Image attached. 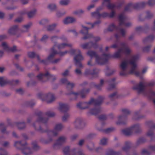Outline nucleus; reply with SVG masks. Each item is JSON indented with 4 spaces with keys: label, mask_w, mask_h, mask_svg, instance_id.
Masks as SVG:
<instances>
[{
    "label": "nucleus",
    "mask_w": 155,
    "mask_h": 155,
    "mask_svg": "<svg viewBox=\"0 0 155 155\" xmlns=\"http://www.w3.org/2000/svg\"><path fill=\"white\" fill-rule=\"evenodd\" d=\"M137 59V56H130L129 61L124 60L120 64V68L122 71L125 70L127 68L128 64L131 66L130 73L132 74H136L137 65L136 62Z\"/></svg>",
    "instance_id": "obj_1"
},
{
    "label": "nucleus",
    "mask_w": 155,
    "mask_h": 155,
    "mask_svg": "<svg viewBox=\"0 0 155 155\" xmlns=\"http://www.w3.org/2000/svg\"><path fill=\"white\" fill-rule=\"evenodd\" d=\"M119 19L120 25L124 23V17L123 15L121 14L119 16Z\"/></svg>",
    "instance_id": "obj_24"
},
{
    "label": "nucleus",
    "mask_w": 155,
    "mask_h": 155,
    "mask_svg": "<svg viewBox=\"0 0 155 155\" xmlns=\"http://www.w3.org/2000/svg\"><path fill=\"white\" fill-rule=\"evenodd\" d=\"M123 111L125 113L128 114L129 113V110L127 109H124L123 110Z\"/></svg>",
    "instance_id": "obj_48"
},
{
    "label": "nucleus",
    "mask_w": 155,
    "mask_h": 155,
    "mask_svg": "<svg viewBox=\"0 0 155 155\" xmlns=\"http://www.w3.org/2000/svg\"><path fill=\"white\" fill-rule=\"evenodd\" d=\"M4 14L1 12H0V18H2L4 16Z\"/></svg>",
    "instance_id": "obj_57"
},
{
    "label": "nucleus",
    "mask_w": 155,
    "mask_h": 155,
    "mask_svg": "<svg viewBox=\"0 0 155 155\" xmlns=\"http://www.w3.org/2000/svg\"><path fill=\"white\" fill-rule=\"evenodd\" d=\"M83 143L84 140H81L79 141V144L80 145H81L83 144Z\"/></svg>",
    "instance_id": "obj_58"
},
{
    "label": "nucleus",
    "mask_w": 155,
    "mask_h": 155,
    "mask_svg": "<svg viewBox=\"0 0 155 155\" xmlns=\"http://www.w3.org/2000/svg\"><path fill=\"white\" fill-rule=\"evenodd\" d=\"M71 94L73 95V96L77 97L78 96H80L82 97H83V96L82 95V93L81 92H72Z\"/></svg>",
    "instance_id": "obj_28"
},
{
    "label": "nucleus",
    "mask_w": 155,
    "mask_h": 155,
    "mask_svg": "<svg viewBox=\"0 0 155 155\" xmlns=\"http://www.w3.org/2000/svg\"><path fill=\"white\" fill-rule=\"evenodd\" d=\"M48 37L46 35H44L42 37V38L41 39V40L42 41H45V40L48 38Z\"/></svg>",
    "instance_id": "obj_38"
},
{
    "label": "nucleus",
    "mask_w": 155,
    "mask_h": 155,
    "mask_svg": "<svg viewBox=\"0 0 155 155\" xmlns=\"http://www.w3.org/2000/svg\"><path fill=\"white\" fill-rule=\"evenodd\" d=\"M94 74V71H92L89 69H87L86 70L85 72V74Z\"/></svg>",
    "instance_id": "obj_33"
},
{
    "label": "nucleus",
    "mask_w": 155,
    "mask_h": 155,
    "mask_svg": "<svg viewBox=\"0 0 155 155\" xmlns=\"http://www.w3.org/2000/svg\"><path fill=\"white\" fill-rule=\"evenodd\" d=\"M99 22H95L94 23V24H91L90 23H88V24L89 25H91V28H93L94 25H96V24H97V23H98Z\"/></svg>",
    "instance_id": "obj_46"
},
{
    "label": "nucleus",
    "mask_w": 155,
    "mask_h": 155,
    "mask_svg": "<svg viewBox=\"0 0 155 155\" xmlns=\"http://www.w3.org/2000/svg\"><path fill=\"white\" fill-rule=\"evenodd\" d=\"M5 70V68L4 67H0V72H2Z\"/></svg>",
    "instance_id": "obj_54"
},
{
    "label": "nucleus",
    "mask_w": 155,
    "mask_h": 155,
    "mask_svg": "<svg viewBox=\"0 0 155 155\" xmlns=\"http://www.w3.org/2000/svg\"><path fill=\"white\" fill-rule=\"evenodd\" d=\"M75 71L76 73L78 74H80L81 73V71L80 69H78V68H77L75 70Z\"/></svg>",
    "instance_id": "obj_49"
},
{
    "label": "nucleus",
    "mask_w": 155,
    "mask_h": 155,
    "mask_svg": "<svg viewBox=\"0 0 155 155\" xmlns=\"http://www.w3.org/2000/svg\"><path fill=\"white\" fill-rule=\"evenodd\" d=\"M110 0H103L104 2L102 3V6H106L108 8L112 10L115 8V6L113 4L110 3Z\"/></svg>",
    "instance_id": "obj_8"
},
{
    "label": "nucleus",
    "mask_w": 155,
    "mask_h": 155,
    "mask_svg": "<svg viewBox=\"0 0 155 155\" xmlns=\"http://www.w3.org/2000/svg\"><path fill=\"white\" fill-rule=\"evenodd\" d=\"M91 44V42L89 43L84 44L82 45L81 47L84 49L88 48L90 47H93L92 46Z\"/></svg>",
    "instance_id": "obj_27"
},
{
    "label": "nucleus",
    "mask_w": 155,
    "mask_h": 155,
    "mask_svg": "<svg viewBox=\"0 0 155 155\" xmlns=\"http://www.w3.org/2000/svg\"><path fill=\"white\" fill-rule=\"evenodd\" d=\"M8 144V143L7 142H4V143L3 144V145L4 146H6Z\"/></svg>",
    "instance_id": "obj_62"
},
{
    "label": "nucleus",
    "mask_w": 155,
    "mask_h": 155,
    "mask_svg": "<svg viewBox=\"0 0 155 155\" xmlns=\"http://www.w3.org/2000/svg\"><path fill=\"white\" fill-rule=\"evenodd\" d=\"M69 71L68 70H66L62 74V75L64 76H66L68 74Z\"/></svg>",
    "instance_id": "obj_44"
},
{
    "label": "nucleus",
    "mask_w": 155,
    "mask_h": 155,
    "mask_svg": "<svg viewBox=\"0 0 155 155\" xmlns=\"http://www.w3.org/2000/svg\"><path fill=\"white\" fill-rule=\"evenodd\" d=\"M70 52L71 53H75L77 54L74 57L75 64L77 67H82V66L80 62V61L83 59V58L81 54L80 51L78 50L72 49L71 51Z\"/></svg>",
    "instance_id": "obj_3"
},
{
    "label": "nucleus",
    "mask_w": 155,
    "mask_h": 155,
    "mask_svg": "<svg viewBox=\"0 0 155 155\" xmlns=\"http://www.w3.org/2000/svg\"><path fill=\"white\" fill-rule=\"evenodd\" d=\"M48 8L51 10H53L56 9V6L54 4H50L48 5Z\"/></svg>",
    "instance_id": "obj_26"
},
{
    "label": "nucleus",
    "mask_w": 155,
    "mask_h": 155,
    "mask_svg": "<svg viewBox=\"0 0 155 155\" xmlns=\"http://www.w3.org/2000/svg\"><path fill=\"white\" fill-rule=\"evenodd\" d=\"M69 2V0H60L59 3L61 5H67Z\"/></svg>",
    "instance_id": "obj_25"
},
{
    "label": "nucleus",
    "mask_w": 155,
    "mask_h": 155,
    "mask_svg": "<svg viewBox=\"0 0 155 155\" xmlns=\"http://www.w3.org/2000/svg\"><path fill=\"white\" fill-rule=\"evenodd\" d=\"M68 52V51H64V52H62L61 54V55H63L67 53Z\"/></svg>",
    "instance_id": "obj_61"
},
{
    "label": "nucleus",
    "mask_w": 155,
    "mask_h": 155,
    "mask_svg": "<svg viewBox=\"0 0 155 155\" xmlns=\"http://www.w3.org/2000/svg\"><path fill=\"white\" fill-rule=\"evenodd\" d=\"M54 27V25H49L48 26L47 29L48 30H51L53 29Z\"/></svg>",
    "instance_id": "obj_39"
},
{
    "label": "nucleus",
    "mask_w": 155,
    "mask_h": 155,
    "mask_svg": "<svg viewBox=\"0 0 155 155\" xmlns=\"http://www.w3.org/2000/svg\"><path fill=\"white\" fill-rule=\"evenodd\" d=\"M144 86V83L141 82L138 85L134 87L133 88L134 89L137 90L139 91H141L143 89Z\"/></svg>",
    "instance_id": "obj_13"
},
{
    "label": "nucleus",
    "mask_w": 155,
    "mask_h": 155,
    "mask_svg": "<svg viewBox=\"0 0 155 155\" xmlns=\"http://www.w3.org/2000/svg\"><path fill=\"white\" fill-rule=\"evenodd\" d=\"M63 127V126L61 124H58L56 125L54 130L52 131V132L54 135H55L57 133V131L61 130Z\"/></svg>",
    "instance_id": "obj_11"
},
{
    "label": "nucleus",
    "mask_w": 155,
    "mask_h": 155,
    "mask_svg": "<svg viewBox=\"0 0 155 155\" xmlns=\"http://www.w3.org/2000/svg\"><path fill=\"white\" fill-rule=\"evenodd\" d=\"M100 111V110L99 108H94L90 110L89 113L91 114H96Z\"/></svg>",
    "instance_id": "obj_20"
},
{
    "label": "nucleus",
    "mask_w": 155,
    "mask_h": 155,
    "mask_svg": "<svg viewBox=\"0 0 155 155\" xmlns=\"http://www.w3.org/2000/svg\"><path fill=\"white\" fill-rule=\"evenodd\" d=\"M28 55L30 57L33 58L35 57V54L33 52H30L28 53Z\"/></svg>",
    "instance_id": "obj_36"
},
{
    "label": "nucleus",
    "mask_w": 155,
    "mask_h": 155,
    "mask_svg": "<svg viewBox=\"0 0 155 155\" xmlns=\"http://www.w3.org/2000/svg\"><path fill=\"white\" fill-rule=\"evenodd\" d=\"M101 102V100L99 101L97 100H95L94 99H92L88 103V105H98Z\"/></svg>",
    "instance_id": "obj_15"
},
{
    "label": "nucleus",
    "mask_w": 155,
    "mask_h": 155,
    "mask_svg": "<svg viewBox=\"0 0 155 155\" xmlns=\"http://www.w3.org/2000/svg\"><path fill=\"white\" fill-rule=\"evenodd\" d=\"M0 128L1 129H3L2 130V132L3 133H4L5 129L4 128L3 126V125L0 126Z\"/></svg>",
    "instance_id": "obj_51"
},
{
    "label": "nucleus",
    "mask_w": 155,
    "mask_h": 155,
    "mask_svg": "<svg viewBox=\"0 0 155 155\" xmlns=\"http://www.w3.org/2000/svg\"><path fill=\"white\" fill-rule=\"evenodd\" d=\"M35 12L36 10H35L33 11L29 12L28 14V16L30 18L32 17L34 15Z\"/></svg>",
    "instance_id": "obj_32"
},
{
    "label": "nucleus",
    "mask_w": 155,
    "mask_h": 155,
    "mask_svg": "<svg viewBox=\"0 0 155 155\" xmlns=\"http://www.w3.org/2000/svg\"><path fill=\"white\" fill-rule=\"evenodd\" d=\"M107 140L105 138H103L101 141V144L102 145H104L107 143Z\"/></svg>",
    "instance_id": "obj_31"
},
{
    "label": "nucleus",
    "mask_w": 155,
    "mask_h": 155,
    "mask_svg": "<svg viewBox=\"0 0 155 155\" xmlns=\"http://www.w3.org/2000/svg\"><path fill=\"white\" fill-rule=\"evenodd\" d=\"M16 50V47L15 46H14L12 48H10V51H14Z\"/></svg>",
    "instance_id": "obj_43"
},
{
    "label": "nucleus",
    "mask_w": 155,
    "mask_h": 155,
    "mask_svg": "<svg viewBox=\"0 0 155 155\" xmlns=\"http://www.w3.org/2000/svg\"><path fill=\"white\" fill-rule=\"evenodd\" d=\"M130 52V49L127 47H125L123 49L120 50L118 52L115 53L114 55V57L115 58L119 57L122 52L125 54H128Z\"/></svg>",
    "instance_id": "obj_6"
},
{
    "label": "nucleus",
    "mask_w": 155,
    "mask_h": 155,
    "mask_svg": "<svg viewBox=\"0 0 155 155\" xmlns=\"http://www.w3.org/2000/svg\"><path fill=\"white\" fill-rule=\"evenodd\" d=\"M65 140V138L64 137H60L59 140L58 141L60 142H64Z\"/></svg>",
    "instance_id": "obj_40"
},
{
    "label": "nucleus",
    "mask_w": 155,
    "mask_h": 155,
    "mask_svg": "<svg viewBox=\"0 0 155 155\" xmlns=\"http://www.w3.org/2000/svg\"><path fill=\"white\" fill-rule=\"evenodd\" d=\"M69 116V115L67 114L65 115L63 117V120L64 121H65L68 118Z\"/></svg>",
    "instance_id": "obj_42"
},
{
    "label": "nucleus",
    "mask_w": 155,
    "mask_h": 155,
    "mask_svg": "<svg viewBox=\"0 0 155 155\" xmlns=\"http://www.w3.org/2000/svg\"><path fill=\"white\" fill-rule=\"evenodd\" d=\"M76 21L75 18L72 17H67L63 20V22L64 24H68L72 23Z\"/></svg>",
    "instance_id": "obj_12"
},
{
    "label": "nucleus",
    "mask_w": 155,
    "mask_h": 155,
    "mask_svg": "<svg viewBox=\"0 0 155 155\" xmlns=\"http://www.w3.org/2000/svg\"><path fill=\"white\" fill-rule=\"evenodd\" d=\"M22 145L21 142L20 141H17L15 142V145L17 146L18 145Z\"/></svg>",
    "instance_id": "obj_45"
},
{
    "label": "nucleus",
    "mask_w": 155,
    "mask_h": 155,
    "mask_svg": "<svg viewBox=\"0 0 155 155\" xmlns=\"http://www.w3.org/2000/svg\"><path fill=\"white\" fill-rule=\"evenodd\" d=\"M84 11L82 9H79L78 10L74 12V13L75 15H79L81 14L84 13Z\"/></svg>",
    "instance_id": "obj_29"
},
{
    "label": "nucleus",
    "mask_w": 155,
    "mask_h": 155,
    "mask_svg": "<svg viewBox=\"0 0 155 155\" xmlns=\"http://www.w3.org/2000/svg\"><path fill=\"white\" fill-rule=\"evenodd\" d=\"M94 7V5H93V4L91 5H89V6H88L87 7V9L89 11V10H90L92 8H93Z\"/></svg>",
    "instance_id": "obj_41"
},
{
    "label": "nucleus",
    "mask_w": 155,
    "mask_h": 155,
    "mask_svg": "<svg viewBox=\"0 0 155 155\" xmlns=\"http://www.w3.org/2000/svg\"><path fill=\"white\" fill-rule=\"evenodd\" d=\"M59 60L60 59L59 58L57 59L54 61L53 62L55 63H57L59 61Z\"/></svg>",
    "instance_id": "obj_63"
},
{
    "label": "nucleus",
    "mask_w": 155,
    "mask_h": 155,
    "mask_svg": "<svg viewBox=\"0 0 155 155\" xmlns=\"http://www.w3.org/2000/svg\"><path fill=\"white\" fill-rule=\"evenodd\" d=\"M90 28L83 26L82 29L80 31V33L86 35L83 38L84 39H86L91 37L92 35L91 34L87 33V31Z\"/></svg>",
    "instance_id": "obj_7"
},
{
    "label": "nucleus",
    "mask_w": 155,
    "mask_h": 155,
    "mask_svg": "<svg viewBox=\"0 0 155 155\" xmlns=\"http://www.w3.org/2000/svg\"><path fill=\"white\" fill-rule=\"evenodd\" d=\"M17 91L20 94L22 93V90L21 89H19L17 90Z\"/></svg>",
    "instance_id": "obj_59"
},
{
    "label": "nucleus",
    "mask_w": 155,
    "mask_h": 155,
    "mask_svg": "<svg viewBox=\"0 0 155 155\" xmlns=\"http://www.w3.org/2000/svg\"><path fill=\"white\" fill-rule=\"evenodd\" d=\"M137 125H135L130 128H127L123 130V133L125 135H128L130 134L133 130L138 128Z\"/></svg>",
    "instance_id": "obj_10"
},
{
    "label": "nucleus",
    "mask_w": 155,
    "mask_h": 155,
    "mask_svg": "<svg viewBox=\"0 0 155 155\" xmlns=\"http://www.w3.org/2000/svg\"><path fill=\"white\" fill-rule=\"evenodd\" d=\"M82 104V103H79L77 104V106L78 107L81 108V106Z\"/></svg>",
    "instance_id": "obj_60"
},
{
    "label": "nucleus",
    "mask_w": 155,
    "mask_h": 155,
    "mask_svg": "<svg viewBox=\"0 0 155 155\" xmlns=\"http://www.w3.org/2000/svg\"><path fill=\"white\" fill-rule=\"evenodd\" d=\"M147 70V68H145L143 69L142 70V73H145L146 72Z\"/></svg>",
    "instance_id": "obj_55"
},
{
    "label": "nucleus",
    "mask_w": 155,
    "mask_h": 155,
    "mask_svg": "<svg viewBox=\"0 0 155 155\" xmlns=\"http://www.w3.org/2000/svg\"><path fill=\"white\" fill-rule=\"evenodd\" d=\"M17 28V26H14L13 28H12L10 29L9 30V32L10 33H11V31L12 30H14L15 29H16Z\"/></svg>",
    "instance_id": "obj_47"
},
{
    "label": "nucleus",
    "mask_w": 155,
    "mask_h": 155,
    "mask_svg": "<svg viewBox=\"0 0 155 155\" xmlns=\"http://www.w3.org/2000/svg\"><path fill=\"white\" fill-rule=\"evenodd\" d=\"M31 25V24L30 23L24 26L23 28L24 31H27L28 29L30 27Z\"/></svg>",
    "instance_id": "obj_30"
},
{
    "label": "nucleus",
    "mask_w": 155,
    "mask_h": 155,
    "mask_svg": "<svg viewBox=\"0 0 155 155\" xmlns=\"http://www.w3.org/2000/svg\"><path fill=\"white\" fill-rule=\"evenodd\" d=\"M28 2V0H22V3L23 4H25L27 3Z\"/></svg>",
    "instance_id": "obj_53"
},
{
    "label": "nucleus",
    "mask_w": 155,
    "mask_h": 155,
    "mask_svg": "<svg viewBox=\"0 0 155 155\" xmlns=\"http://www.w3.org/2000/svg\"><path fill=\"white\" fill-rule=\"evenodd\" d=\"M100 38L99 37H94V42H91V45H92V46L94 48H96L97 45L96 42L100 41Z\"/></svg>",
    "instance_id": "obj_19"
},
{
    "label": "nucleus",
    "mask_w": 155,
    "mask_h": 155,
    "mask_svg": "<svg viewBox=\"0 0 155 155\" xmlns=\"http://www.w3.org/2000/svg\"><path fill=\"white\" fill-rule=\"evenodd\" d=\"M69 150V147H66V148H65L63 151H64V153H66V150L67 151H68Z\"/></svg>",
    "instance_id": "obj_56"
},
{
    "label": "nucleus",
    "mask_w": 155,
    "mask_h": 155,
    "mask_svg": "<svg viewBox=\"0 0 155 155\" xmlns=\"http://www.w3.org/2000/svg\"><path fill=\"white\" fill-rule=\"evenodd\" d=\"M87 54L91 57L95 56L96 58V61L99 64H102L105 62L109 57V55L104 54L101 57L96 55L94 52L89 51L87 52Z\"/></svg>",
    "instance_id": "obj_2"
},
{
    "label": "nucleus",
    "mask_w": 155,
    "mask_h": 155,
    "mask_svg": "<svg viewBox=\"0 0 155 155\" xmlns=\"http://www.w3.org/2000/svg\"><path fill=\"white\" fill-rule=\"evenodd\" d=\"M6 38V37L4 35H2L0 36V41H1L3 39H5Z\"/></svg>",
    "instance_id": "obj_50"
},
{
    "label": "nucleus",
    "mask_w": 155,
    "mask_h": 155,
    "mask_svg": "<svg viewBox=\"0 0 155 155\" xmlns=\"http://www.w3.org/2000/svg\"><path fill=\"white\" fill-rule=\"evenodd\" d=\"M115 29L117 30L118 32L119 36H124L125 33V31L124 29H119L116 28L114 24H112L110 25L108 28V30L109 31H112Z\"/></svg>",
    "instance_id": "obj_5"
},
{
    "label": "nucleus",
    "mask_w": 155,
    "mask_h": 155,
    "mask_svg": "<svg viewBox=\"0 0 155 155\" xmlns=\"http://www.w3.org/2000/svg\"><path fill=\"white\" fill-rule=\"evenodd\" d=\"M23 153L25 155H29L31 153V150L28 148L26 147L22 150Z\"/></svg>",
    "instance_id": "obj_21"
},
{
    "label": "nucleus",
    "mask_w": 155,
    "mask_h": 155,
    "mask_svg": "<svg viewBox=\"0 0 155 155\" xmlns=\"http://www.w3.org/2000/svg\"><path fill=\"white\" fill-rule=\"evenodd\" d=\"M82 122V120L80 118L77 119L75 122V124H81Z\"/></svg>",
    "instance_id": "obj_35"
},
{
    "label": "nucleus",
    "mask_w": 155,
    "mask_h": 155,
    "mask_svg": "<svg viewBox=\"0 0 155 155\" xmlns=\"http://www.w3.org/2000/svg\"><path fill=\"white\" fill-rule=\"evenodd\" d=\"M1 50L2 49H0V57H2L4 54V51Z\"/></svg>",
    "instance_id": "obj_52"
},
{
    "label": "nucleus",
    "mask_w": 155,
    "mask_h": 155,
    "mask_svg": "<svg viewBox=\"0 0 155 155\" xmlns=\"http://www.w3.org/2000/svg\"><path fill=\"white\" fill-rule=\"evenodd\" d=\"M7 82L6 79L4 78L0 77V86H2Z\"/></svg>",
    "instance_id": "obj_22"
},
{
    "label": "nucleus",
    "mask_w": 155,
    "mask_h": 155,
    "mask_svg": "<svg viewBox=\"0 0 155 155\" xmlns=\"http://www.w3.org/2000/svg\"><path fill=\"white\" fill-rule=\"evenodd\" d=\"M133 6L131 4H130L127 6L125 8V10L126 11H129L130 10L133 8Z\"/></svg>",
    "instance_id": "obj_34"
},
{
    "label": "nucleus",
    "mask_w": 155,
    "mask_h": 155,
    "mask_svg": "<svg viewBox=\"0 0 155 155\" xmlns=\"http://www.w3.org/2000/svg\"><path fill=\"white\" fill-rule=\"evenodd\" d=\"M153 94L154 96V97H155V98L153 100V102L155 104V93H153Z\"/></svg>",
    "instance_id": "obj_64"
},
{
    "label": "nucleus",
    "mask_w": 155,
    "mask_h": 155,
    "mask_svg": "<svg viewBox=\"0 0 155 155\" xmlns=\"http://www.w3.org/2000/svg\"><path fill=\"white\" fill-rule=\"evenodd\" d=\"M0 49L7 52H10V48L8 44L5 42H2L0 45Z\"/></svg>",
    "instance_id": "obj_9"
},
{
    "label": "nucleus",
    "mask_w": 155,
    "mask_h": 155,
    "mask_svg": "<svg viewBox=\"0 0 155 155\" xmlns=\"http://www.w3.org/2000/svg\"><path fill=\"white\" fill-rule=\"evenodd\" d=\"M71 45L68 43H63L59 45L58 46V48L59 49H61L65 48L67 47H71Z\"/></svg>",
    "instance_id": "obj_16"
},
{
    "label": "nucleus",
    "mask_w": 155,
    "mask_h": 155,
    "mask_svg": "<svg viewBox=\"0 0 155 155\" xmlns=\"http://www.w3.org/2000/svg\"><path fill=\"white\" fill-rule=\"evenodd\" d=\"M59 109L61 111H64L68 108V106L66 104L61 103L59 104Z\"/></svg>",
    "instance_id": "obj_18"
},
{
    "label": "nucleus",
    "mask_w": 155,
    "mask_h": 155,
    "mask_svg": "<svg viewBox=\"0 0 155 155\" xmlns=\"http://www.w3.org/2000/svg\"><path fill=\"white\" fill-rule=\"evenodd\" d=\"M148 3L149 5H151L155 3V0H149Z\"/></svg>",
    "instance_id": "obj_37"
},
{
    "label": "nucleus",
    "mask_w": 155,
    "mask_h": 155,
    "mask_svg": "<svg viewBox=\"0 0 155 155\" xmlns=\"http://www.w3.org/2000/svg\"><path fill=\"white\" fill-rule=\"evenodd\" d=\"M60 83L61 84H66L70 87H72L74 85V84L70 82L65 78L61 79L60 81Z\"/></svg>",
    "instance_id": "obj_14"
},
{
    "label": "nucleus",
    "mask_w": 155,
    "mask_h": 155,
    "mask_svg": "<svg viewBox=\"0 0 155 155\" xmlns=\"http://www.w3.org/2000/svg\"><path fill=\"white\" fill-rule=\"evenodd\" d=\"M48 74L49 73L48 72L46 73L45 74L40 73L37 76V78L39 80H41L45 77L47 76Z\"/></svg>",
    "instance_id": "obj_23"
},
{
    "label": "nucleus",
    "mask_w": 155,
    "mask_h": 155,
    "mask_svg": "<svg viewBox=\"0 0 155 155\" xmlns=\"http://www.w3.org/2000/svg\"><path fill=\"white\" fill-rule=\"evenodd\" d=\"M102 8L101 7H100L98 8L97 11L91 13V15L92 17H96L97 18H99L101 17H105L108 16H109L110 17H113L115 13L112 11L110 15L107 12H104L102 14H100L98 12V11L101 10Z\"/></svg>",
    "instance_id": "obj_4"
},
{
    "label": "nucleus",
    "mask_w": 155,
    "mask_h": 155,
    "mask_svg": "<svg viewBox=\"0 0 155 155\" xmlns=\"http://www.w3.org/2000/svg\"><path fill=\"white\" fill-rule=\"evenodd\" d=\"M48 100H50L47 101L48 102H51L53 101L55 99V97L54 95L51 93H49L46 96Z\"/></svg>",
    "instance_id": "obj_17"
}]
</instances>
